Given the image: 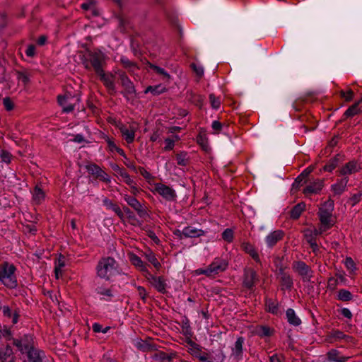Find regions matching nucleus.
Here are the masks:
<instances>
[{"mask_svg": "<svg viewBox=\"0 0 362 362\" xmlns=\"http://www.w3.org/2000/svg\"><path fill=\"white\" fill-rule=\"evenodd\" d=\"M96 293L100 296V299L103 300H110L114 297V293L111 288L103 286L96 288Z\"/></svg>", "mask_w": 362, "mask_h": 362, "instance_id": "nucleus-23", "label": "nucleus"}, {"mask_svg": "<svg viewBox=\"0 0 362 362\" xmlns=\"http://www.w3.org/2000/svg\"><path fill=\"white\" fill-rule=\"evenodd\" d=\"M306 184L307 185L303 189V193L305 195L317 194L321 191L323 187V181L320 179H317L313 181L308 180Z\"/></svg>", "mask_w": 362, "mask_h": 362, "instance_id": "nucleus-11", "label": "nucleus"}, {"mask_svg": "<svg viewBox=\"0 0 362 362\" xmlns=\"http://www.w3.org/2000/svg\"><path fill=\"white\" fill-rule=\"evenodd\" d=\"M187 153L185 152H181L177 153L176 156V159L177 164L179 165L185 166L187 164Z\"/></svg>", "mask_w": 362, "mask_h": 362, "instance_id": "nucleus-44", "label": "nucleus"}, {"mask_svg": "<svg viewBox=\"0 0 362 362\" xmlns=\"http://www.w3.org/2000/svg\"><path fill=\"white\" fill-rule=\"evenodd\" d=\"M293 269L301 277L308 274H313V271L311 267L303 261H296L293 264Z\"/></svg>", "mask_w": 362, "mask_h": 362, "instance_id": "nucleus-15", "label": "nucleus"}, {"mask_svg": "<svg viewBox=\"0 0 362 362\" xmlns=\"http://www.w3.org/2000/svg\"><path fill=\"white\" fill-rule=\"evenodd\" d=\"M334 209V201L329 199L324 203L322 207L319 210V218L325 230L329 229L333 226L331 217Z\"/></svg>", "mask_w": 362, "mask_h": 362, "instance_id": "nucleus-5", "label": "nucleus"}, {"mask_svg": "<svg viewBox=\"0 0 362 362\" xmlns=\"http://www.w3.org/2000/svg\"><path fill=\"white\" fill-rule=\"evenodd\" d=\"M96 270L98 276L107 281L121 273L119 264L110 257L102 258L98 263Z\"/></svg>", "mask_w": 362, "mask_h": 362, "instance_id": "nucleus-1", "label": "nucleus"}, {"mask_svg": "<svg viewBox=\"0 0 362 362\" xmlns=\"http://www.w3.org/2000/svg\"><path fill=\"white\" fill-rule=\"evenodd\" d=\"M284 236V232L281 230H276L271 232L265 238V243L268 247H273Z\"/></svg>", "mask_w": 362, "mask_h": 362, "instance_id": "nucleus-13", "label": "nucleus"}, {"mask_svg": "<svg viewBox=\"0 0 362 362\" xmlns=\"http://www.w3.org/2000/svg\"><path fill=\"white\" fill-rule=\"evenodd\" d=\"M250 292L252 290L254 284H257L260 281L259 276L256 273L254 269L250 268Z\"/></svg>", "mask_w": 362, "mask_h": 362, "instance_id": "nucleus-43", "label": "nucleus"}, {"mask_svg": "<svg viewBox=\"0 0 362 362\" xmlns=\"http://www.w3.org/2000/svg\"><path fill=\"white\" fill-rule=\"evenodd\" d=\"M265 305L267 311L269 312L270 313L276 315H278L281 313L279 303L275 300L271 298H267L265 301Z\"/></svg>", "mask_w": 362, "mask_h": 362, "instance_id": "nucleus-27", "label": "nucleus"}, {"mask_svg": "<svg viewBox=\"0 0 362 362\" xmlns=\"http://www.w3.org/2000/svg\"><path fill=\"white\" fill-rule=\"evenodd\" d=\"M339 284L338 279L334 277H330L327 281V288L330 291H334Z\"/></svg>", "mask_w": 362, "mask_h": 362, "instance_id": "nucleus-52", "label": "nucleus"}, {"mask_svg": "<svg viewBox=\"0 0 362 362\" xmlns=\"http://www.w3.org/2000/svg\"><path fill=\"white\" fill-rule=\"evenodd\" d=\"M182 233L185 238H198L204 235V231L192 226H187L183 228Z\"/></svg>", "mask_w": 362, "mask_h": 362, "instance_id": "nucleus-19", "label": "nucleus"}, {"mask_svg": "<svg viewBox=\"0 0 362 362\" xmlns=\"http://www.w3.org/2000/svg\"><path fill=\"white\" fill-rule=\"evenodd\" d=\"M305 238L309 245H311L312 243H317L316 242V238L315 237V235L313 234L312 231H310L309 233H305Z\"/></svg>", "mask_w": 362, "mask_h": 362, "instance_id": "nucleus-64", "label": "nucleus"}, {"mask_svg": "<svg viewBox=\"0 0 362 362\" xmlns=\"http://www.w3.org/2000/svg\"><path fill=\"white\" fill-rule=\"evenodd\" d=\"M360 102L356 103L351 106H350L344 113V118L341 121L344 120L346 118L354 117L360 112V110L358 108V105Z\"/></svg>", "mask_w": 362, "mask_h": 362, "instance_id": "nucleus-35", "label": "nucleus"}, {"mask_svg": "<svg viewBox=\"0 0 362 362\" xmlns=\"http://www.w3.org/2000/svg\"><path fill=\"white\" fill-rule=\"evenodd\" d=\"M250 255V259H252L256 263L255 268L257 270H259L262 267V262L260 261L259 255L251 247Z\"/></svg>", "mask_w": 362, "mask_h": 362, "instance_id": "nucleus-42", "label": "nucleus"}, {"mask_svg": "<svg viewBox=\"0 0 362 362\" xmlns=\"http://www.w3.org/2000/svg\"><path fill=\"white\" fill-rule=\"evenodd\" d=\"M165 146L164 147L165 151H170L173 148L175 145V140L170 138L165 139Z\"/></svg>", "mask_w": 362, "mask_h": 362, "instance_id": "nucleus-60", "label": "nucleus"}, {"mask_svg": "<svg viewBox=\"0 0 362 362\" xmlns=\"http://www.w3.org/2000/svg\"><path fill=\"white\" fill-rule=\"evenodd\" d=\"M32 193L33 199L35 204H40L44 201L45 198V193L38 185L35 186Z\"/></svg>", "mask_w": 362, "mask_h": 362, "instance_id": "nucleus-28", "label": "nucleus"}, {"mask_svg": "<svg viewBox=\"0 0 362 362\" xmlns=\"http://www.w3.org/2000/svg\"><path fill=\"white\" fill-rule=\"evenodd\" d=\"M361 169V167L357 163V161L355 160H352L346 163L345 165L339 170V173L340 175L346 176L347 175H351L354 173L358 172L360 171Z\"/></svg>", "mask_w": 362, "mask_h": 362, "instance_id": "nucleus-14", "label": "nucleus"}, {"mask_svg": "<svg viewBox=\"0 0 362 362\" xmlns=\"http://www.w3.org/2000/svg\"><path fill=\"white\" fill-rule=\"evenodd\" d=\"M97 74L100 76V80L103 81L104 85L112 91L115 90V85L114 82V76L112 74H105L102 70V73H97Z\"/></svg>", "mask_w": 362, "mask_h": 362, "instance_id": "nucleus-16", "label": "nucleus"}, {"mask_svg": "<svg viewBox=\"0 0 362 362\" xmlns=\"http://www.w3.org/2000/svg\"><path fill=\"white\" fill-rule=\"evenodd\" d=\"M3 104L6 110L10 111L13 108V103L9 98H5L3 100Z\"/></svg>", "mask_w": 362, "mask_h": 362, "instance_id": "nucleus-61", "label": "nucleus"}, {"mask_svg": "<svg viewBox=\"0 0 362 362\" xmlns=\"http://www.w3.org/2000/svg\"><path fill=\"white\" fill-rule=\"evenodd\" d=\"M15 271L16 267L6 262L0 267V281L8 288H13L17 286Z\"/></svg>", "mask_w": 362, "mask_h": 362, "instance_id": "nucleus-3", "label": "nucleus"}, {"mask_svg": "<svg viewBox=\"0 0 362 362\" xmlns=\"http://www.w3.org/2000/svg\"><path fill=\"white\" fill-rule=\"evenodd\" d=\"M214 134H218L222 129V124L218 121H214L211 124Z\"/></svg>", "mask_w": 362, "mask_h": 362, "instance_id": "nucleus-57", "label": "nucleus"}, {"mask_svg": "<svg viewBox=\"0 0 362 362\" xmlns=\"http://www.w3.org/2000/svg\"><path fill=\"white\" fill-rule=\"evenodd\" d=\"M16 77L18 81H22L25 85L29 82V76L25 72L17 71Z\"/></svg>", "mask_w": 362, "mask_h": 362, "instance_id": "nucleus-47", "label": "nucleus"}, {"mask_svg": "<svg viewBox=\"0 0 362 362\" xmlns=\"http://www.w3.org/2000/svg\"><path fill=\"white\" fill-rule=\"evenodd\" d=\"M280 284L281 290L291 291L293 286V279L289 274L288 276H281Z\"/></svg>", "mask_w": 362, "mask_h": 362, "instance_id": "nucleus-32", "label": "nucleus"}, {"mask_svg": "<svg viewBox=\"0 0 362 362\" xmlns=\"http://www.w3.org/2000/svg\"><path fill=\"white\" fill-rule=\"evenodd\" d=\"M341 161V156L337 154L325 164L322 169L324 171L332 172Z\"/></svg>", "mask_w": 362, "mask_h": 362, "instance_id": "nucleus-24", "label": "nucleus"}, {"mask_svg": "<svg viewBox=\"0 0 362 362\" xmlns=\"http://www.w3.org/2000/svg\"><path fill=\"white\" fill-rule=\"evenodd\" d=\"M341 97L344 98L346 101H351L354 97V92L351 90H349L346 93L341 90L340 93Z\"/></svg>", "mask_w": 362, "mask_h": 362, "instance_id": "nucleus-55", "label": "nucleus"}, {"mask_svg": "<svg viewBox=\"0 0 362 362\" xmlns=\"http://www.w3.org/2000/svg\"><path fill=\"white\" fill-rule=\"evenodd\" d=\"M57 100L59 105L63 109V112L66 113L72 112L76 105L80 102L78 97L73 96L70 93L65 94L64 95H59Z\"/></svg>", "mask_w": 362, "mask_h": 362, "instance_id": "nucleus-6", "label": "nucleus"}, {"mask_svg": "<svg viewBox=\"0 0 362 362\" xmlns=\"http://www.w3.org/2000/svg\"><path fill=\"white\" fill-rule=\"evenodd\" d=\"M305 209V204L303 202L296 204L290 211L291 218L298 219Z\"/></svg>", "mask_w": 362, "mask_h": 362, "instance_id": "nucleus-29", "label": "nucleus"}, {"mask_svg": "<svg viewBox=\"0 0 362 362\" xmlns=\"http://www.w3.org/2000/svg\"><path fill=\"white\" fill-rule=\"evenodd\" d=\"M270 362H284V357L277 354H273L269 357Z\"/></svg>", "mask_w": 362, "mask_h": 362, "instance_id": "nucleus-62", "label": "nucleus"}, {"mask_svg": "<svg viewBox=\"0 0 362 362\" xmlns=\"http://www.w3.org/2000/svg\"><path fill=\"white\" fill-rule=\"evenodd\" d=\"M150 67L151 69H153L156 74L161 76L163 80L169 81L170 80V75L163 68H160L158 66L150 64Z\"/></svg>", "mask_w": 362, "mask_h": 362, "instance_id": "nucleus-38", "label": "nucleus"}, {"mask_svg": "<svg viewBox=\"0 0 362 362\" xmlns=\"http://www.w3.org/2000/svg\"><path fill=\"white\" fill-rule=\"evenodd\" d=\"M117 172V175L122 177L123 181L128 185H132L134 184V180L131 178L130 175L123 169L116 166L114 168Z\"/></svg>", "mask_w": 362, "mask_h": 362, "instance_id": "nucleus-33", "label": "nucleus"}, {"mask_svg": "<svg viewBox=\"0 0 362 362\" xmlns=\"http://www.w3.org/2000/svg\"><path fill=\"white\" fill-rule=\"evenodd\" d=\"M86 168L88 173L91 174L92 175L95 176L96 178L99 176L100 173L101 172L102 169L96 164H89L86 166Z\"/></svg>", "mask_w": 362, "mask_h": 362, "instance_id": "nucleus-39", "label": "nucleus"}, {"mask_svg": "<svg viewBox=\"0 0 362 362\" xmlns=\"http://www.w3.org/2000/svg\"><path fill=\"white\" fill-rule=\"evenodd\" d=\"M329 336L334 340H344L346 343H352L354 341L353 337L345 334L343 332L339 329L332 330Z\"/></svg>", "mask_w": 362, "mask_h": 362, "instance_id": "nucleus-20", "label": "nucleus"}, {"mask_svg": "<svg viewBox=\"0 0 362 362\" xmlns=\"http://www.w3.org/2000/svg\"><path fill=\"white\" fill-rule=\"evenodd\" d=\"M209 100L211 105L214 109H218L220 107L221 101L218 98H216L214 94L209 95Z\"/></svg>", "mask_w": 362, "mask_h": 362, "instance_id": "nucleus-50", "label": "nucleus"}, {"mask_svg": "<svg viewBox=\"0 0 362 362\" xmlns=\"http://www.w3.org/2000/svg\"><path fill=\"white\" fill-rule=\"evenodd\" d=\"M137 291H138V293H139V296H140V298L144 301H145L146 296H147L146 289L144 287L139 286H137Z\"/></svg>", "mask_w": 362, "mask_h": 362, "instance_id": "nucleus-63", "label": "nucleus"}, {"mask_svg": "<svg viewBox=\"0 0 362 362\" xmlns=\"http://www.w3.org/2000/svg\"><path fill=\"white\" fill-rule=\"evenodd\" d=\"M361 196L362 193L354 194L350 197L349 202L351 204V206H355L360 202Z\"/></svg>", "mask_w": 362, "mask_h": 362, "instance_id": "nucleus-54", "label": "nucleus"}, {"mask_svg": "<svg viewBox=\"0 0 362 362\" xmlns=\"http://www.w3.org/2000/svg\"><path fill=\"white\" fill-rule=\"evenodd\" d=\"M165 88H163L161 86H148L146 90V93L151 92L154 95H158L163 92H164Z\"/></svg>", "mask_w": 362, "mask_h": 362, "instance_id": "nucleus-46", "label": "nucleus"}, {"mask_svg": "<svg viewBox=\"0 0 362 362\" xmlns=\"http://www.w3.org/2000/svg\"><path fill=\"white\" fill-rule=\"evenodd\" d=\"M308 180H305L303 177H301L300 174L294 180L292 184L293 187L299 188L301 185L306 184L308 182Z\"/></svg>", "mask_w": 362, "mask_h": 362, "instance_id": "nucleus-48", "label": "nucleus"}, {"mask_svg": "<svg viewBox=\"0 0 362 362\" xmlns=\"http://www.w3.org/2000/svg\"><path fill=\"white\" fill-rule=\"evenodd\" d=\"M120 62L122 64V66L127 69L129 72H134L135 70L138 69L137 64L130 61L127 57H122L120 58Z\"/></svg>", "mask_w": 362, "mask_h": 362, "instance_id": "nucleus-34", "label": "nucleus"}, {"mask_svg": "<svg viewBox=\"0 0 362 362\" xmlns=\"http://www.w3.org/2000/svg\"><path fill=\"white\" fill-rule=\"evenodd\" d=\"M287 320L290 325L298 326L301 324V320L296 315V312L292 308L287 309L286 312Z\"/></svg>", "mask_w": 362, "mask_h": 362, "instance_id": "nucleus-26", "label": "nucleus"}, {"mask_svg": "<svg viewBox=\"0 0 362 362\" xmlns=\"http://www.w3.org/2000/svg\"><path fill=\"white\" fill-rule=\"evenodd\" d=\"M144 256L145 258L153 264V266L156 269H159L160 267V264L158 262V259L156 257V255L150 250H146L144 252Z\"/></svg>", "mask_w": 362, "mask_h": 362, "instance_id": "nucleus-31", "label": "nucleus"}, {"mask_svg": "<svg viewBox=\"0 0 362 362\" xmlns=\"http://www.w3.org/2000/svg\"><path fill=\"white\" fill-rule=\"evenodd\" d=\"M349 180L348 177H344L331 186L334 195L339 196L346 190Z\"/></svg>", "mask_w": 362, "mask_h": 362, "instance_id": "nucleus-17", "label": "nucleus"}, {"mask_svg": "<svg viewBox=\"0 0 362 362\" xmlns=\"http://www.w3.org/2000/svg\"><path fill=\"white\" fill-rule=\"evenodd\" d=\"M197 141L204 151H208L209 146L208 137L205 131L202 129L199 132V134L197 137Z\"/></svg>", "mask_w": 362, "mask_h": 362, "instance_id": "nucleus-30", "label": "nucleus"}, {"mask_svg": "<svg viewBox=\"0 0 362 362\" xmlns=\"http://www.w3.org/2000/svg\"><path fill=\"white\" fill-rule=\"evenodd\" d=\"M243 342L244 339L243 337L238 338L235 341L234 348L233 349V353L236 356H238L242 353Z\"/></svg>", "mask_w": 362, "mask_h": 362, "instance_id": "nucleus-40", "label": "nucleus"}, {"mask_svg": "<svg viewBox=\"0 0 362 362\" xmlns=\"http://www.w3.org/2000/svg\"><path fill=\"white\" fill-rule=\"evenodd\" d=\"M44 353L34 348H30L28 351V357L31 362H44L42 356Z\"/></svg>", "mask_w": 362, "mask_h": 362, "instance_id": "nucleus-25", "label": "nucleus"}, {"mask_svg": "<svg viewBox=\"0 0 362 362\" xmlns=\"http://www.w3.org/2000/svg\"><path fill=\"white\" fill-rule=\"evenodd\" d=\"M138 172L148 182H150V180L153 179V175L148 172L144 168L139 167Z\"/></svg>", "mask_w": 362, "mask_h": 362, "instance_id": "nucleus-53", "label": "nucleus"}, {"mask_svg": "<svg viewBox=\"0 0 362 362\" xmlns=\"http://www.w3.org/2000/svg\"><path fill=\"white\" fill-rule=\"evenodd\" d=\"M11 354H12V350L9 347L6 348L5 352L0 351V360L1 361V362L6 361L7 357L11 356Z\"/></svg>", "mask_w": 362, "mask_h": 362, "instance_id": "nucleus-56", "label": "nucleus"}, {"mask_svg": "<svg viewBox=\"0 0 362 362\" xmlns=\"http://www.w3.org/2000/svg\"><path fill=\"white\" fill-rule=\"evenodd\" d=\"M191 66L198 76L201 77L203 76L204 69L201 66L197 65L196 64L193 63L191 64Z\"/></svg>", "mask_w": 362, "mask_h": 362, "instance_id": "nucleus-59", "label": "nucleus"}, {"mask_svg": "<svg viewBox=\"0 0 362 362\" xmlns=\"http://www.w3.org/2000/svg\"><path fill=\"white\" fill-rule=\"evenodd\" d=\"M153 188L151 189L153 193H157L163 199L168 202L175 200L177 194L175 191L170 187L165 185L163 183H154Z\"/></svg>", "mask_w": 362, "mask_h": 362, "instance_id": "nucleus-7", "label": "nucleus"}, {"mask_svg": "<svg viewBox=\"0 0 362 362\" xmlns=\"http://www.w3.org/2000/svg\"><path fill=\"white\" fill-rule=\"evenodd\" d=\"M148 280L150 284L160 293H165L166 292V282L165 280L161 276H153L148 274Z\"/></svg>", "mask_w": 362, "mask_h": 362, "instance_id": "nucleus-12", "label": "nucleus"}, {"mask_svg": "<svg viewBox=\"0 0 362 362\" xmlns=\"http://www.w3.org/2000/svg\"><path fill=\"white\" fill-rule=\"evenodd\" d=\"M65 257L63 255H59L54 262V274L56 279H59L62 276V269L65 267Z\"/></svg>", "mask_w": 362, "mask_h": 362, "instance_id": "nucleus-22", "label": "nucleus"}, {"mask_svg": "<svg viewBox=\"0 0 362 362\" xmlns=\"http://www.w3.org/2000/svg\"><path fill=\"white\" fill-rule=\"evenodd\" d=\"M190 353L193 356L198 359L200 358V356L205 354L204 352H202L200 346L196 343H192Z\"/></svg>", "mask_w": 362, "mask_h": 362, "instance_id": "nucleus-41", "label": "nucleus"}, {"mask_svg": "<svg viewBox=\"0 0 362 362\" xmlns=\"http://www.w3.org/2000/svg\"><path fill=\"white\" fill-rule=\"evenodd\" d=\"M261 337H270L272 334V329L268 326H258L252 331Z\"/></svg>", "mask_w": 362, "mask_h": 362, "instance_id": "nucleus-36", "label": "nucleus"}, {"mask_svg": "<svg viewBox=\"0 0 362 362\" xmlns=\"http://www.w3.org/2000/svg\"><path fill=\"white\" fill-rule=\"evenodd\" d=\"M345 266L346 267V269L348 270H350L351 272L354 271L356 268V264L354 262V261L353 260V259L350 257H347L346 259H345Z\"/></svg>", "mask_w": 362, "mask_h": 362, "instance_id": "nucleus-51", "label": "nucleus"}, {"mask_svg": "<svg viewBox=\"0 0 362 362\" xmlns=\"http://www.w3.org/2000/svg\"><path fill=\"white\" fill-rule=\"evenodd\" d=\"M119 129L127 143L132 144L134 141L135 132L137 129L136 124L127 126L122 124L119 126Z\"/></svg>", "mask_w": 362, "mask_h": 362, "instance_id": "nucleus-10", "label": "nucleus"}, {"mask_svg": "<svg viewBox=\"0 0 362 362\" xmlns=\"http://www.w3.org/2000/svg\"><path fill=\"white\" fill-rule=\"evenodd\" d=\"M104 58V54L100 51L87 50L82 55L81 61L86 69L93 68L97 74L102 73Z\"/></svg>", "mask_w": 362, "mask_h": 362, "instance_id": "nucleus-2", "label": "nucleus"}, {"mask_svg": "<svg viewBox=\"0 0 362 362\" xmlns=\"http://www.w3.org/2000/svg\"><path fill=\"white\" fill-rule=\"evenodd\" d=\"M11 154L6 150H1L0 152V158L4 163H9L11 160Z\"/></svg>", "mask_w": 362, "mask_h": 362, "instance_id": "nucleus-49", "label": "nucleus"}, {"mask_svg": "<svg viewBox=\"0 0 362 362\" xmlns=\"http://www.w3.org/2000/svg\"><path fill=\"white\" fill-rule=\"evenodd\" d=\"M129 259L131 263L139 269L142 272H146L148 274V271L146 264L141 260V259L135 254L130 253L129 255Z\"/></svg>", "mask_w": 362, "mask_h": 362, "instance_id": "nucleus-18", "label": "nucleus"}, {"mask_svg": "<svg viewBox=\"0 0 362 362\" xmlns=\"http://www.w3.org/2000/svg\"><path fill=\"white\" fill-rule=\"evenodd\" d=\"M222 238L228 243H230L233 240V231L230 228H226L222 233Z\"/></svg>", "mask_w": 362, "mask_h": 362, "instance_id": "nucleus-45", "label": "nucleus"}, {"mask_svg": "<svg viewBox=\"0 0 362 362\" xmlns=\"http://www.w3.org/2000/svg\"><path fill=\"white\" fill-rule=\"evenodd\" d=\"M353 294L346 289H340L338 291L337 299L341 301L347 302L353 299Z\"/></svg>", "mask_w": 362, "mask_h": 362, "instance_id": "nucleus-37", "label": "nucleus"}, {"mask_svg": "<svg viewBox=\"0 0 362 362\" xmlns=\"http://www.w3.org/2000/svg\"><path fill=\"white\" fill-rule=\"evenodd\" d=\"M117 74L121 81V84L124 88L122 94L127 100L133 98L136 93L133 83L124 72L119 71L117 72Z\"/></svg>", "mask_w": 362, "mask_h": 362, "instance_id": "nucleus-8", "label": "nucleus"}, {"mask_svg": "<svg viewBox=\"0 0 362 362\" xmlns=\"http://www.w3.org/2000/svg\"><path fill=\"white\" fill-rule=\"evenodd\" d=\"M98 179H99L100 180H101L105 183H110L111 181L110 177L103 170L100 173L99 176L98 177Z\"/></svg>", "mask_w": 362, "mask_h": 362, "instance_id": "nucleus-58", "label": "nucleus"}, {"mask_svg": "<svg viewBox=\"0 0 362 362\" xmlns=\"http://www.w3.org/2000/svg\"><path fill=\"white\" fill-rule=\"evenodd\" d=\"M228 267L226 260L220 258H215L214 261L205 269L199 268L194 271L195 274H204L206 276H212L224 272Z\"/></svg>", "mask_w": 362, "mask_h": 362, "instance_id": "nucleus-4", "label": "nucleus"}, {"mask_svg": "<svg viewBox=\"0 0 362 362\" xmlns=\"http://www.w3.org/2000/svg\"><path fill=\"white\" fill-rule=\"evenodd\" d=\"M339 351L337 349H331L327 354V358L329 362H346L349 357L339 356Z\"/></svg>", "mask_w": 362, "mask_h": 362, "instance_id": "nucleus-21", "label": "nucleus"}, {"mask_svg": "<svg viewBox=\"0 0 362 362\" xmlns=\"http://www.w3.org/2000/svg\"><path fill=\"white\" fill-rule=\"evenodd\" d=\"M123 198L125 202L137 212L140 217L144 218L147 216V211L145 207L135 197L128 194H124Z\"/></svg>", "mask_w": 362, "mask_h": 362, "instance_id": "nucleus-9", "label": "nucleus"}]
</instances>
